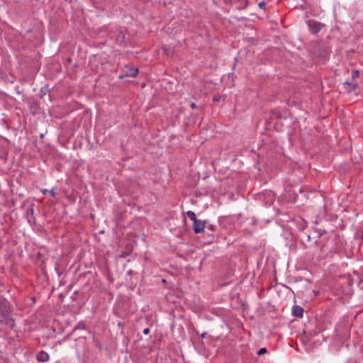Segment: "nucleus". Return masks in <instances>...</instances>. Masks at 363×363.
Here are the masks:
<instances>
[{
  "label": "nucleus",
  "instance_id": "7",
  "mask_svg": "<svg viewBox=\"0 0 363 363\" xmlns=\"http://www.w3.org/2000/svg\"><path fill=\"white\" fill-rule=\"evenodd\" d=\"M138 74V69L136 67L130 68L125 74L128 77H134Z\"/></svg>",
  "mask_w": 363,
  "mask_h": 363
},
{
  "label": "nucleus",
  "instance_id": "8",
  "mask_svg": "<svg viewBox=\"0 0 363 363\" xmlns=\"http://www.w3.org/2000/svg\"><path fill=\"white\" fill-rule=\"evenodd\" d=\"M345 85H347L349 86V91L350 92H352V91H354L357 88V84H355V83H352V82H345L344 83Z\"/></svg>",
  "mask_w": 363,
  "mask_h": 363
},
{
  "label": "nucleus",
  "instance_id": "6",
  "mask_svg": "<svg viewBox=\"0 0 363 363\" xmlns=\"http://www.w3.org/2000/svg\"><path fill=\"white\" fill-rule=\"evenodd\" d=\"M308 26L310 27L311 31L313 33H317L320 30V25L316 22L309 23Z\"/></svg>",
  "mask_w": 363,
  "mask_h": 363
},
{
  "label": "nucleus",
  "instance_id": "2",
  "mask_svg": "<svg viewBox=\"0 0 363 363\" xmlns=\"http://www.w3.org/2000/svg\"><path fill=\"white\" fill-rule=\"evenodd\" d=\"M193 223V229L196 233H202L206 226V221L205 220L197 219Z\"/></svg>",
  "mask_w": 363,
  "mask_h": 363
},
{
  "label": "nucleus",
  "instance_id": "15",
  "mask_svg": "<svg viewBox=\"0 0 363 363\" xmlns=\"http://www.w3.org/2000/svg\"><path fill=\"white\" fill-rule=\"evenodd\" d=\"M149 333H150V328H147L144 329V330H143L144 334L147 335V334H149Z\"/></svg>",
  "mask_w": 363,
  "mask_h": 363
},
{
  "label": "nucleus",
  "instance_id": "13",
  "mask_svg": "<svg viewBox=\"0 0 363 363\" xmlns=\"http://www.w3.org/2000/svg\"><path fill=\"white\" fill-rule=\"evenodd\" d=\"M267 352V349L266 348H261L258 352H257V354L258 355H262L264 354H265Z\"/></svg>",
  "mask_w": 363,
  "mask_h": 363
},
{
  "label": "nucleus",
  "instance_id": "9",
  "mask_svg": "<svg viewBox=\"0 0 363 363\" xmlns=\"http://www.w3.org/2000/svg\"><path fill=\"white\" fill-rule=\"evenodd\" d=\"M41 192L43 195H46L47 194H50V195L52 196V197H55V195H56V193H55V189H52L51 190H48L46 189H41Z\"/></svg>",
  "mask_w": 363,
  "mask_h": 363
},
{
  "label": "nucleus",
  "instance_id": "17",
  "mask_svg": "<svg viewBox=\"0 0 363 363\" xmlns=\"http://www.w3.org/2000/svg\"><path fill=\"white\" fill-rule=\"evenodd\" d=\"M213 100L214 101H219L218 98V97H216V96H214V97H213Z\"/></svg>",
  "mask_w": 363,
  "mask_h": 363
},
{
  "label": "nucleus",
  "instance_id": "3",
  "mask_svg": "<svg viewBox=\"0 0 363 363\" xmlns=\"http://www.w3.org/2000/svg\"><path fill=\"white\" fill-rule=\"evenodd\" d=\"M116 40L120 45H125L128 39L125 36V32L120 29L118 30L117 35H116Z\"/></svg>",
  "mask_w": 363,
  "mask_h": 363
},
{
  "label": "nucleus",
  "instance_id": "11",
  "mask_svg": "<svg viewBox=\"0 0 363 363\" xmlns=\"http://www.w3.org/2000/svg\"><path fill=\"white\" fill-rule=\"evenodd\" d=\"M206 228L208 230H210L211 233H214V232H216V229H217L216 225H213V224H208V225H207V224H206Z\"/></svg>",
  "mask_w": 363,
  "mask_h": 363
},
{
  "label": "nucleus",
  "instance_id": "14",
  "mask_svg": "<svg viewBox=\"0 0 363 363\" xmlns=\"http://www.w3.org/2000/svg\"><path fill=\"white\" fill-rule=\"evenodd\" d=\"M265 6H266V4L264 1H261L259 3V7L261 9H264L265 8Z\"/></svg>",
  "mask_w": 363,
  "mask_h": 363
},
{
  "label": "nucleus",
  "instance_id": "10",
  "mask_svg": "<svg viewBox=\"0 0 363 363\" xmlns=\"http://www.w3.org/2000/svg\"><path fill=\"white\" fill-rule=\"evenodd\" d=\"M186 216L193 222H194L196 220H197L196 213L194 211H187L186 212Z\"/></svg>",
  "mask_w": 363,
  "mask_h": 363
},
{
  "label": "nucleus",
  "instance_id": "4",
  "mask_svg": "<svg viewBox=\"0 0 363 363\" xmlns=\"http://www.w3.org/2000/svg\"><path fill=\"white\" fill-rule=\"evenodd\" d=\"M50 356L48 352L42 350L40 351L37 355L36 359L40 362H47L49 360Z\"/></svg>",
  "mask_w": 363,
  "mask_h": 363
},
{
  "label": "nucleus",
  "instance_id": "16",
  "mask_svg": "<svg viewBox=\"0 0 363 363\" xmlns=\"http://www.w3.org/2000/svg\"><path fill=\"white\" fill-rule=\"evenodd\" d=\"M190 106H191V108H196V105L194 102L191 104Z\"/></svg>",
  "mask_w": 363,
  "mask_h": 363
},
{
  "label": "nucleus",
  "instance_id": "12",
  "mask_svg": "<svg viewBox=\"0 0 363 363\" xmlns=\"http://www.w3.org/2000/svg\"><path fill=\"white\" fill-rule=\"evenodd\" d=\"M359 70H357V69L352 70V78L353 79L359 77Z\"/></svg>",
  "mask_w": 363,
  "mask_h": 363
},
{
  "label": "nucleus",
  "instance_id": "1",
  "mask_svg": "<svg viewBox=\"0 0 363 363\" xmlns=\"http://www.w3.org/2000/svg\"><path fill=\"white\" fill-rule=\"evenodd\" d=\"M12 313V305L5 298L0 296V323L14 329L16 324Z\"/></svg>",
  "mask_w": 363,
  "mask_h": 363
},
{
  "label": "nucleus",
  "instance_id": "5",
  "mask_svg": "<svg viewBox=\"0 0 363 363\" xmlns=\"http://www.w3.org/2000/svg\"><path fill=\"white\" fill-rule=\"evenodd\" d=\"M292 315L296 318H302L303 315V308L300 306H294L292 307Z\"/></svg>",
  "mask_w": 363,
  "mask_h": 363
}]
</instances>
